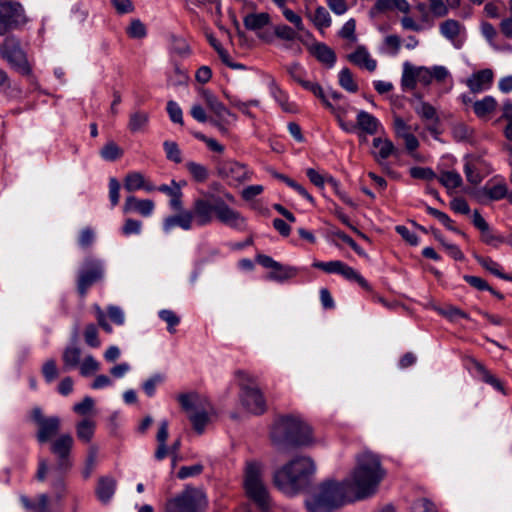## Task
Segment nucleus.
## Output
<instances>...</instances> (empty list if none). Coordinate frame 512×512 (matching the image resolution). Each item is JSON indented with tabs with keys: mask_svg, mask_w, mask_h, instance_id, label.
<instances>
[{
	"mask_svg": "<svg viewBox=\"0 0 512 512\" xmlns=\"http://www.w3.org/2000/svg\"><path fill=\"white\" fill-rule=\"evenodd\" d=\"M356 467L350 482L327 480L305 501L308 512H333L346 502L373 495L385 476L378 455L363 452L356 458Z\"/></svg>",
	"mask_w": 512,
	"mask_h": 512,
	"instance_id": "f257e3e1",
	"label": "nucleus"
},
{
	"mask_svg": "<svg viewBox=\"0 0 512 512\" xmlns=\"http://www.w3.org/2000/svg\"><path fill=\"white\" fill-rule=\"evenodd\" d=\"M202 194V197L194 199L190 210L166 217L163 221L164 232L168 233L177 226L185 231L191 230L194 225L204 227L211 224L214 218L233 229L245 228V218L222 198L208 191Z\"/></svg>",
	"mask_w": 512,
	"mask_h": 512,
	"instance_id": "f03ea898",
	"label": "nucleus"
},
{
	"mask_svg": "<svg viewBox=\"0 0 512 512\" xmlns=\"http://www.w3.org/2000/svg\"><path fill=\"white\" fill-rule=\"evenodd\" d=\"M273 446L280 452H290L294 449L313 444L312 428L301 418L293 415L278 417L270 431Z\"/></svg>",
	"mask_w": 512,
	"mask_h": 512,
	"instance_id": "7ed1b4c3",
	"label": "nucleus"
},
{
	"mask_svg": "<svg viewBox=\"0 0 512 512\" xmlns=\"http://www.w3.org/2000/svg\"><path fill=\"white\" fill-rule=\"evenodd\" d=\"M316 467L310 457H295L274 473L275 486L283 493L293 496L306 489Z\"/></svg>",
	"mask_w": 512,
	"mask_h": 512,
	"instance_id": "20e7f679",
	"label": "nucleus"
},
{
	"mask_svg": "<svg viewBox=\"0 0 512 512\" xmlns=\"http://www.w3.org/2000/svg\"><path fill=\"white\" fill-rule=\"evenodd\" d=\"M244 489L247 497L253 501L262 512H267L270 509L271 498L262 480L261 463L257 461L246 463Z\"/></svg>",
	"mask_w": 512,
	"mask_h": 512,
	"instance_id": "39448f33",
	"label": "nucleus"
},
{
	"mask_svg": "<svg viewBox=\"0 0 512 512\" xmlns=\"http://www.w3.org/2000/svg\"><path fill=\"white\" fill-rule=\"evenodd\" d=\"M0 56L8 66L22 76L32 75V66L21 39L15 34L6 35L0 43Z\"/></svg>",
	"mask_w": 512,
	"mask_h": 512,
	"instance_id": "423d86ee",
	"label": "nucleus"
},
{
	"mask_svg": "<svg viewBox=\"0 0 512 512\" xmlns=\"http://www.w3.org/2000/svg\"><path fill=\"white\" fill-rule=\"evenodd\" d=\"M206 507L205 493L201 489L187 485L181 493L166 502L165 511L204 512Z\"/></svg>",
	"mask_w": 512,
	"mask_h": 512,
	"instance_id": "0eeeda50",
	"label": "nucleus"
},
{
	"mask_svg": "<svg viewBox=\"0 0 512 512\" xmlns=\"http://www.w3.org/2000/svg\"><path fill=\"white\" fill-rule=\"evenodd\" d=\"M29 22L23 5L18 1H0V36L21 31Z\"/></svg>",
	"mask_w": 512,
	"mask_h": 512,
	"instance_id": "6e6552de",
	"label": "nucleus"
},
{
	"mask_svg": "<svg viewBox=\"0 0 512 512\" xmlns=\"http://www.w3.org/2000/svg\"><path fill=\"white\" fill-rule=\"evenodd\" d=\"M177 400L183 411L188 413L193 429L198 434H202L210 418L200 395L196 392L181 393Z\"/></svg>",
	"mask_w": 512,
	"mask_h": 512,
	"instance_id": "1a4fd4ad",
	"label": "nucleus"
},
{
	"mask_svg": "<svg viewBox=\"0 0 512 512\" xmlns=\"http://www.w3.org/2000/svg\"><path fill=\"white\" fill-rule=\"evenodd\" d=\"M105 275L104 263L94 257H86L78 271L76 289L81 298L86 297L88 290L102 282Z\"/></svg>",
	"mask_w": 512,
	"mask_h": 512,
	"instance_id": "9d476101",
	"label": "nucleus"
},
{
	"mask_svg": "<svg viewBox=\"0 0 512 512\" xmlns=\"http://www.w3.org/2000/svg\"><path fill=\"white\" fill-rule=\"evenodd\" d=\"M415 98L418 100L417 102L410 100L415 113L425 122L426 130L434 139L438 140L442 131L440 130V118L435 107L428 102L422 101L421 95L416 94Z\"/></svg>",
	"mask_w": 512,
	"mask_h": 512,
	"instance_id": "9b49d317",
	"label": "nucleus"
},
{
	"mask_svg": "<svg viewBox=\"0 0 512 512\" xmlns=\"http://www.w3.org/2000/svg\"><path fill=\"white\" fill-rule=\"evenodd\" d=\"M32 419L37 424L38 430L36 439L40 444L50 441L56 436L61 427V419L59 416L45 417L41 408L35 407L32 410Z\"/></svg>",
	"mask_w": 512,
	"mask_h": 512,
	"instance_id": "f8f14e48",
	"label": "nucleus"
},
{
	"mask_svg": "<svg viewBox=\"0 0 512 512\" xmlns=\"http://www.w3.org/2000/svg\"><path fill=\"white\" fill-rule=\"evenodd\" d=\"M240 401L243 407L254 415H262L267 410L266 400L261 390L256 386L239 383Z\"/></svg>",
	"mask_w": 512,
	"mask_h": 512,
	"instance_id": "ddd939ff",
	"label": "nucleus"
},
{
	"mask_svg": "<svg viewBox=\"0 0 512 512\" xmlns=\"http://www.w3.org/2000/svg\"><path fill=\"white\" fill-rule=\"evenodd\" d=\"M216 170L218 176L229 185H237L250 178L247 166L234 160L219 161Z\"/></svg>",
	"mask_w": 512,
	"mask_h": 512,
	"instance_id": "4468645a",
	"label": "nucleus"
},
{
	"mask_svg": "<svg viewBox=\"0 0 512 512\" xmlns=\"http://www.w3.org/2000/svg\"><path fill=\"white\" fill-rule=\"evenodd\" d=\"M74 444L73 437L69 434H61L51 442L50 451L57 457V469L66 472L72 467L70 453Z\"/></svg>",
	"mask_w": 512,
	"mask_h": 512,
	"instance_id": "2eb2a0df",
	"label": "nucleus"
},
{
	"mask_svg": "<svg viewBox=\"0 0 512 512\" xmlns=\"http://www.w3.org/2000/svg\"><path fill=\"white\" fill-rule=\"evenodd\" d=\"M493 71L489 68L474 72L466 81V85L472 93H480L488 90L493 82Z\"/></svg>",
	"mask_w": 512,
	"mask_h": 512,
	"instance_id": "dca6fc26",
	"label": "nucleus"
},
{
	"mask_svg": "<svg viewBox=\"0 0 512 512\" xmlns=\"http://www.w3.org/2000/svg\"><path fill=\"white\" fill-rule=\"evenodd\" d=\"M356 126L358 129V136H362V134L375 135L378 133L381 123L371 113L360 110L356 115Z\"/></svg>",
	"mask_w": 512,
	"mask_h": 512,
	"instance_id": "f3484780",
	"label": "nucleus"
},
{
	"mask_svg": "<svg viewBox=\"0 0 512 512\" xmlns=\"http://www.w3.org/2000/svg\"><path fill=\"white\" fill-rule=\"evenodd\" d=\"M200 96L207 107L214 113L215 117L223 118V116H230L233 121L237 120V116L226 108V106L210 90L201 89Z\"/></svg>",
	"mask_w": 512,
	"mask_h": 512,
	"instance_id": "a211bd4d",
	"label": "nucleus"
},
{
	"mask_svg": "<svg viewBox=\"0 0 512 512\" xmlns=\"http://www.w3.org/2000/svg\"><path fill=\"white\" fill-rule=\"evenodd\" d=\"M78 341V327L74 328V332L71 338L72 345L67 346L62 354L63 368L64 370H70L76 368L80 364L81 349L77 347Z\"/></svg>",
	"mask_w": 512,
	"mask_h": 512,
	"instance_id": "6ab92c4d",
	"label": "nucleus"
},
{
	"mask_svg": "<svg viewBox=\"0 0 512 512\" xmlns=\"http://www.w3.org/2000/svg\"><path fill=\"white\" fill-rule=\"evenodd\" d=\"M154 202L150 199H137L135 196H128L123 206V212H137L143 217H149L154 210Z\"/></svg>",
	"mask_w": 512,
	"mask_h": 512,
	"instance_id": "aec40b11",
	"label": "nucleus"
},
{
	"mask_svg": "<svg viewBox=\"0 0 512 512\" xmlns=\"http://www.w3.org/2000/svg\"><path fill=\"white\" fill-rule=\"evenodd\" d=\"M117 482L112 476H102L98 479L95 490L98 500L102 504H108L116 491Z\"/></svg>",
	"mask_w": 512,
	"mask_h": 512,
	"instance_id": "412c9836",
	"label": "nucleus"
},
{
	"mask_svg": "<svg viewBox=\"0 0 512 512\" xmlns=\"http://www.w3.org/2000/svg\"><path fill=\"white\" fill-rule=\"evenodd\" d=\"M347 59L359 67L366 68L369 72L375 71L377 67L376 60L372 59L366 47L359 45L354 52L347 56Z\"/></svg>",
	"mask_w": 512,
	"mask_h": 512,
	"instance_id": "4be33fe9",
	"label": "nucleus"
},
{
	"mask_svg": "<svg viewBox=\"0 0 512 512\" xmlns=\"http://www.w3.org/2000/svg\"><path fill=\"white\" fill-rule=\"evenodd\" d=\"M470 362L484 383L491 385L497 391L505 394V389L501 381L493 374H491L490 371L481 362L475 358H470Z\"/></svg>",
	"mask_w": 512,
	"mask_h": 512,
	"instance_id": "5701e85b",
	"label": "nucleus"
},
{
	"mask_svg": "<svg viewBox=\"0 0 512 512\" xmlns=\"http://www.w3.org/2000/svg\"><path fill=\"white\" fill-rule=\"evenodd\" d=\"M310 52L319 62L325 64L328 68H332L336 63L337 57L334 50L325 43H316L311 47Z\"/></svg>",
	"mask_w": 512,
	"mask_h": 512,
	"instance_id": "b1692460",
	"label": "nucleus"
},
{
	"mask_svg": "<svg viewBox=\"0 0 512 512\" xmlns=\"http://www.w3.org/2000/svg\"><path fill=\"white\" fill-rule=\"evenodd\" d=\"M474 258L480 266H482L485 270H487L494 276L502 280L512 282V275L504 273L502 266L498 262L494 261L492 258L483 257L478 254H474Z\"/></svg>",
	"mask_w": 512,
	"mask_h": 512,
	"instance_id": "393cba45",
	"label": "nucleus"
},
{
	"mask_svg": "<svg viewBox=\"0 0 512 512\" xmlns=\"http://www.w3.org/2000/svg\"><path fill=\"white\" fill-rule=\"evenodd\" d=\"M439 31L444 38L455 44L456 38L461 31H465V27L455 19H447L440 23Z\"/></svg>",
	"mask_w": 512,
	"mask_h": 512,
	"instance_id": "a878e982",
	"label": "nucleus"
},
{
	"mask_svg": "<svg viewBox=\"0 0 512 512\" xmlns=\"http://www.w3.org/2000/svg\"><path fill=\"white\" fill-rule=\"evenodd\" d=\"M298 272L297 267L283 265L278 262L275 269L268 274L267 278L276 282H284L297 276Z\"/></svg>",
	"mask_w": 512,
	"mask_h": 512,
	"instance_id": "bb28decb",
	"label": "nucleus"
},
{
	"mask_svg": "<svg viewBox=\"0 0 512 512\" xmlns=\"http://www.w3.org/2000/svg\"><path fill=\"white\" fill-rule=\"evenodd\" d=\"M270 20V15L266 12L249 13L244 17L243 24L246 29L257 31L267 26Z\"/></svg>",
	"mask_w": 512,
	"mask_h": 512,
	"instance_id": "cd10ccee",
	"label": "nucleus"
},
{
	"mask_svg": "<svg viewBox=\"0 0 512 512\" xmlns=\"http://www.w3.org/2000/svg\"><path fill=\"white\" fill-rule=\"evenodd\" d=\"M149 118L148 112L136 110L130 114L127 127L132 133L143 132L149 123Z\"/></svg>",
	"mask_w": 512,
	"mask_h": 512,
	"instance_id": "c85d7f7f",
	"label": "nucleus"
},
{
	"mask_svg": "<svg viewBox=\"0 0 512 512\" xmlns=\"http://www.w3.org/2000/svg\"><path fill=\"white\" fill-rule=\"evenodd\" d=\"M373 147L378 148V152L375 153V159L377 162H381V160H386L395 152V146L393 142L388 139H382L380 137H376L372 141Z\"/></svg>",
	"mask_w": 512,
	"mask_h": 512,
	"instance_id": "c756f323",
	"label": "nucleus"
},
{
	"mask_svg": "<svg viewBox=\"0 0 512 512\" xmlns=\"http://www.w3.org/2000/svg\"><path fill=\"white\" fill-rule=\"evenodd\" d=\"M393 9L408 13L410 6L407 0H377L373 6V10H376L378 13Z\"/></svg>",
	"mask_w": 512,
	"mask_h": 512,
	"instance_id": "7c9ffc66",
	"label": "nucleus"
},
{
	"mask_svg": "<svg viewBox=\"0 0 512 512\" xmlns=\"http://www.w3.org/2000/svg\"><path fill=\"white\" fill-rule=\"evenodd\" d=\"M451 134L454 141L459 143H469L473 140L474 129L463 122L452 125Z\"/></svg>",
	"mask_w": 512,
	"mask_h": 512,
	"instance_id": "2f4dec72",
	"label": "nucleus"
},
{
	"mask_svg": "<svg viewBox=\"0 0 512 512\" xmlns=\"http://www.w3.org/2000/svg\"><path fill=\"white\" fill-rule=\"evenodd\" d=\"M497 107V101L493 96H485L473 103V110L477 117L484 118L492 113Z\"/></svg>",
	"mask_w": 512,
	"mask_h": 512,
	"instance_id": "473e14b6",
	"label": "nucleus"
},
{
	"mask_svg": "<svg viewBox=\"0 0 512 512\" xmlns=\"http://www.w3.org/2000/svg\"><path fill=\"white\" fill-rule=\"evenodd\" d=\"M22 505L33 512H49V497L47 494H40L38 501L34 502L26 495L20 496Z\"/></svg>",
	"mask_w": 512,
	"mask_h": 512,
	"instance_id": "72a5a7b5",
	"label": "nucleus"
},
{
	"mask_svg": "<svg viewBox=\"0 0 512 512\" xmlns=\"http://www.w3.org/2000/svg\"><path fill=\"white\" fill-rule=\"evenodd\" d=\"M95 433V422L91 419L85 418L77 423L76 434L79 440L89 443Z\"/></svg>",
	"mask_w": 512,
	"mask_h": 512,
	"instance_id": "f704fd0d",
	"label": "nucleus"
},
{
	"mask_svg": "<svg viewBox=\"0 0 512 512\" xmlns=\"http://www.w3.org/2000/svg\"><path fill=\"white\" fill-rule=\"evenodd\" d=\"M270 93L285 112H295L294 105L288 101V95L275 83L270 84Z\"/></svg>",
	"mask_w": 512,
	"mask_h": 512,
	"instance_id": "c9c22d12",
	"label": "nucleus"
},
{
	"mask_svg": "<svg viewBox=\"0 0 512 512\" xmlns=\"http://www.w3.org/2000/svg\"><path fill=\"white\" fill-rule=\"evenodd\" d=\"M341 276H343L345 279L349 281H355L357 282L363 289L370 291L371 286L366 281V279L353 267L347 265L346 263L343 264V267L340 271Z\"/></svg>",
	"mask_w": 512,
	"mask_h": 512,
	"instance_id": "e433bc0d",
	"label": "nucleus"
},
{
	"mask_svg": "<svg viewBox=\"0 0 512 512\" xmlns=\"http://www.w3.org/2000/svg\"><path fill=\"white\" fill-rule=\"evenodd\" d=\"M185 166L194 181L203 183L208 179L209 171L206 166L194 161H188Z\"/></svg>",
	"mask_w": 512,
	"mask_h": 512,
	"instance_id": "4c0bfd02",
	"label": "nucleus"
},
{
	"mask_svg": "<svg viewBox=\"0 0 512 512\" xmlns=\"http://www.w3.org/2000/svg\"><path fill=\"white\" fill-rule=\"evenodd\" d=\"M437 178L447 189H456L463 183L461 175L456 171H443Z\"/></svg>",
	"mask_w": 512,
	"mask_h": 512,
	"instance_id": "58836bf2",
	"label": "nucleus"
},
{
	"mask_svg": "<svg viewBox=\"0 0 512 512\" xmlns=\"http://www.w3.org/2000/svg\"><path fill=\"white\" fill-rule=\"evenodd\" d=\"M339 85L350 93H356L359 89L351 70L347 67L339 72Z\"/></svg>",
	"mask_w": 512,
	"mask_h": 512,
	"instance_id": "ea45409f",
	"label": "nucleus"
},
{
	"mask_svg": "<svg viewBox=\"0 0 512 512\" xmlns=\"http://www.w3.org/2000/svg\"><path fill=\"white\" fill-rule=\"evenodd\" d=\"M417 82V73L409 62L403 65L401 86L403 89H414Z\"/></svg>",
	"mask_w": 512,
	"mask_h": 512,
	"instance_id": "a19ab883",
	"label": "nucleus"
},
{
	"mask_svg": "<svg viewBox=\"0 0 512 512\" xmlns=\"http://www.w3.org/2000/svg\"><path fill=\"white\" fill-rule=\"evenodd\" d=\"M122 155L123 150L114 141H109L100 150V156L106 161H116Z\"/></svg>",
	"mask_w": 512,
	"mask_h": 512,
	"instance_id": "79ce46f5",
	"label": "nucleus"
},
{
	"mask_svg": "<svg viewBox=\"0 0 512 512\" xmlns=\"http://www.w3.org/2000/svg\"><path fill=\"white\" fill-rule=\"evenodd\" d=\"M144 176L139 172H130L125 176L124 188L128 192L140 190L144 187Z\"/></svg>",
	"mask_w": 512,
	"mask_h": 512,
	"instance_id": "37998d69",
	"label": "nucleus"
},
{
	"mask_svg": "<svg viewBox=\"0 0 512 512\" xmlns=\"http://www.w3.org/2000/svg\"><path fill=\"white\" fill-rule=\"evenodd\" d=\"M98 456V448L96 445H91L88 449L87 457L85 460V466L82 471V475L84 479L90 478L92 472L94 471L97 463Z\"/></svg>",
	"mask_w": 512,
	"mask_h": 512,
	"instance_id": "c03bdc74",
	"label": "nucleus"
},
{
	"mask_svg": "<svg viewBox=\"0 0 512 512\" xmlns=\"http://www.w3.org/2000/svg\"><path fill=\"white\" fill-rule=\"evenodd\" d=\"M274 33H275V36L281 40L303 41L301 35H299L293 28H291L290 26L285 25V24L275 26Z\"/></svg>",
	"mask_w": 512,
	"mask_h": 512,
	"instance_id": "a18cd8bd",
	"label": "nucleus"
},
{
	"mask_svg": "<svg viewBox=\"0 0 512 512\" xmlns=\"http://www.w3.org/2000/svg\"><path fill=\"white\" fill-rule=\"evenodd\" d=\"M312 21L318 29L328 28L331 25L330 14L323 6L316 8Z\"/></svg>",
	"mask_w": 512,
	"mask_h": 512,
	"instance_id": "49530a36",
	"label": "nucleus"
},
{
	"mask_svg": "<svg viewBox=\"0 0 512 512\" xmlns=\"http://www.w3.org/2000/svg\"><path fill=\"white\" fill-rule=\"evenodd\" d=\"M85 343L92 347L98 348L101 345V342L98 337V328L95 324L90 323L85 326L83 332Z\"/></svg>",
	"mask_w": 512,
	"mask_h": 512,
	"instance_id": "de8ad7c7",
	"label": "nucleus"
},
{
	"mask_svg": "<svg viewBox=\"0 0 512 512\" xmlns=\"http://www.w3.org/2000/svg\"><path fill=\"white\" fill-rule=\"evenodd\" d=\"M502 111V118L507 121L503 133L507 140L512 141V101H505L503 103Z\"/></svg>",
	"mask_w": 512,
	"mask_h": 512,
	"instance_id": "09e8293b",
	"label": "nucleus"
},
{
	"mask_svg": "<svg viewBox=\"0 0 512 512\" xmlns=\"http://www.w3.org/2000/svg\"><path fill=\"white\" fill-rule=\"evenodd\" d=\"M165 380V376L160 373H156L152 375L149 379H147L143 385V391L148 397H153L156 392V386L163 383Z\"/></svg>",
	"mask_w": 512,
	"mask_h": 512,
	"instance_id": "8fccbe9b",
	"label": "nucleus"
},
{
	"mask_svg": "<svg viewBox=\"0 0 512 512\" xmlns=\"http://www.w3.org/2000/svg\"><path fill=\"white\" fill-rule=\"evenodd\" d=\"M163 148L168 160L173 161L175 163L182 162L181 150L179 149V146L176 142L165 141L163 143Z\"/></svg>",
	"mask_w": 512,
	"mask_h": 512,
	"instance_id": "3c124183",
	"label": "nucleus"
},
{
	"mask_svg": "<svg viewBox=\"0 0 512 512\" xmlns=\"http://www.w3.org/2000/svg\"><path fill=\"white\" fill-rule=\"evenodd\" d=\"M507 191L508 189L505 184H497L490 188L485 186L483 188V192L485 193V195L492 201H497L505 198L507 195Z\"/></svg>",
	"mask_w": 512,
	"mask_h": 512,
	"instance_id": "603ef678",
	"label": "nucleus"
},
{
	"mask_svg": "<svg viewBox=\"0 0 512 512\" xmlns=\"http://www.w3.org/2000/svg\"><path fill=\"white\" fill-rule=\"evenodd\" d=\"M166 111L173 123L183 125V112L179 104L173 100H169L166 105Z\"/></svg>",
	"mask_w": 512,
	"mask_h": 512,
	"instance_id": "864d4df0",
	"label": "nucleus"
},
{
	"mask_svg": "<svg viewBox=\"0 0 512 512\" xmlns=\"http://www.w3.org/2000/svg\"><path fill=\"white\" fill-rule=\"evenodd\" d=\"M409 174L414 179L431 181L437 178L436 173L429 167L415 166L410 168Z\"/></svg>",
	"mask_w": 512,
	"mask_h": 512,
	"instance_id": "5fc2aeb1",
	"label": "nucleus"
},
{
	"mask_svg": "<svg viewBox=\"0 0 512 512\" xmlns=\"http://www.w3.org/2000/svg\"><path fill=\"white\" fill-rule=\"evenodd\" d=\"M344 262L340 260H333L328 262L316 261L312 264L314 268L320 269L326 273L340 274Z\"/></svg>",
	"mask_w": 512,
	"mask_h": 512,
	"instance_id": "6e6d98bb",
	"label": "nucleus"
},
{
	"mask_svg": "<svg viewBox=\"0 0 512 512\" xmlns=\"http://www.w3.org/2000/svg\"><path fill=\"white\" fill-rule=\"evenodd\" d=\"M394 132L397 138L403 139L406 135H411L412 127L408 125L400 116L394 117L393 121Z\"/></svg>",
	"mask_w": 512,
	"mask_h": 512,
	"instance_id": "4d7b16f0",
	"label": "nucleus"
},
{
	"mask_svg": "<svg viewBox=\"0 0 512 512\" xmlns=\"http://www.w3.org/2000/svg\"><path fill=\"white\" fill-rule=\"evenodd\" d=\"M159 318L167 323V329L170 333H174V327L180 323V318L175 314V312L168 309L159 311Z\"/></svg>",
	"mask_w": 512,
	"mask_h": 512,
	"instance_id": "13d9d810",
	"label": "nucleus"
},
{
	"mask_svg": "<svg viewBox=\"0 0 512 512\" xmlns=\"http://www.w3.org/2000/svg\"><path fill=\"white\" fill-rule=\"evenodd\" d=\"M142 222L132 218L125 220L124 225L121 227V233L124 236L138 235L141 233Z\"/></svg>",
	"mask_w": 512,
	"mask_h": 512,
	"instance_id": "bf43d9fd",
	"label": "nucleus"
},
{
	"mask_svg": "<svg viewBox=\"0 0 512 512\" xmlns=\"http://www.w3.org/2000/svg\"><path fill=\"white\" fill-rule=\"evenodd\" d=\"M127 34L131 38L141 39L146 36L147 30L145 25L139 19H135L127 28Z\"/></svg>",
	"mask_w": 512,
	"mask_h": 512,
	"instance_id": "052dcab7",
	"label": "nucleus"
},
{
	"mask_svg": "<svg viewBox=\"0 0 512 512\" xmlns=\"http://www.w3.org/2000/svg\"><path fill=\"white\" fill-rule=\"evenodd\" d=\"M203 470H204V466L200 463H197V464H194L191 466H182L177 473V477L179 479H186L189 477H194V476L200 475L203 472Z\"/></svg>",
	"mask_w": 512,
	"mask_h": 512,
	"instance_id": "680f3d73",
	"label": "nucleus"
},
{
	"mask_svg": "<svg viewBox=\"0 0 512 512\" xmlns=\"http://www.w3.org/2000/svg\"><path fill=\"white\" fill-rule=\"evenodd\" d=\"M99 369V363L94 359L92 355L85 357L80 365V374L84 377L96 372Z\"/></svg>",
	"mask_w": 512,
	"mask_h": 512,
	"instance_id": "e2e57ef3",
	"label": "nucleus"
},
{
	"mask_svg": "<svg viewBox=\"0 0 512 512\" xmlns=\"http://www.w3.org/2000/svg\"><path fill=\"white\" fill-rule=\"evenodd\" d=\"M42 373L47 383H51L58 377V369L54 359H49L44 363Z\"/></svg>",
	"mask_w": 512,
	"mask_h": 512,
	"instance_id": "0e129e2a",
	"label": "nucleus"
},
{
	"mask_svg": "<svg viewBox=\"0 0 512 512\" xmlns=\"http://www.w3.org/2000/svg\"><path fill=\"white\" fill-rule=\"evenodd\" d=\"M356 22L354 19H349L340 29L339 36L343 39L356 41L355 35Z\"/></svg>",
	"mask_w": 512,
	"mask_h": 512,
	"instance_id": "69168bd1",
	"label": "nucleus"
},
{
	"mask_svg": "<svg viewBox=\"0 0 512 512\" xmlns=\"http://www.w3.org/2000/svg\"><path fill=\"white\" fill-rule=\"evenodd\" d=\"M509 10L511 15L500 22L499 29L506 38L512 39V0L509 1Z\"/></svg>",
	"mask_w": 512,
	"mask_h": 512,
	"instance_id": "338daca9",
	"label": "nucleus"
},
{
	"mask_svg": "<svg viewBox=\"0 0 512 512\" xmlns=\"http://www.w3.org/2000/svg\"><path fill=\"white\" fill-rule=\"evenodd\" d=\"M413 509L416 512H437L435 505L427 498H421L413 503Z\"/></svg>",
	"mask_w": 512,
	"mask_h": 512,
	"instance_id": "774afa93",
	"label": "nucleus"
}]
</instances>
